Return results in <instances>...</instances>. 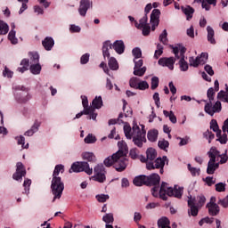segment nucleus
Returning <instances> with one entry per match:
<instances>
[{
	"instance_id": "nucleus-44",
	"label": "nucleus",
	"mask_w": 228,
	"mask_h": 228,
	"mask_svg": "<svg viewBox=\"0 0 228 228\" xmlns=\"http://www.w3.org/2000/svg\"><path fill=\"white\" fill-rule=\"evenodd\" d=\"M102 222H105L106 224H113V222H115V218L113 217V213H109L103 216Z\"/></svg>"
},
{
	"instance_id": "nucleus-2",
	"label": "nucleus",
	"mask_w": 228,
	"mask_h": 228,
	"mask_svg": "<svg viewBox=\"0 0 228 228\" xmlns=\"http://www.w3.org/2000/svg\"><path fill=\"white\" fill-rule=\"evenodd\" d=\"M170 49L173 51V54H175V59L179 60L177 65L180 67V70L182 72H186L189 69L188 61L184 59V54H186V47L177 45V46H174L173 45H169Z\"/></svg>"
},
{
	"instance_id": "nucleus-54",
	"label": "nucleus",
	"mask_w": 228,
	"mask_h": 228,
	"mask_svg": "<svg viewBox=\"0 0 228 228\" xmlns=\"http://www.w3.org/2000/svg\"><path fill=\"white\" fill-rule=\"evenodd\" d=\"M134 60H138L142 56V49L135 47L132 50Z\"/></svg>"
},
{
	"instance_id": "nucleus-37",
	"label": "nucleus",
	"mask_w": 228,
	"mask_h": 228,
	"mask_svg": "<svg viewBox=\"0 0 228 228\" xmlns=\"http://www.w3.org/2000/svg\"><path fill=\"white\" fill-rule=\"evenodd\" d=\"M217 99L222 101V102H227V104H228V86H226V92L220 91L217 94Z\"/></svg>"
},
{
	"instance_id": "nucleus-19",
	"label": "nucleus",
	"mask_w": 228,
	"mask_h": 228,
	"mask_svg": "<svg viewBox=\"0 0 228 228\" xmlns=\"http://www.w3.org/2000/svg\"><path fill=\"white\" fill-rule=\"evenodd\" d=\"M118 154H122V150H118L116 153L106 158L103 161L105 167H113L115 165V160L117 159V156H118Z\"/></svg>"
},
{
	"instance_id": "nucleus-64",
	"label": "nucleus",
	"mask_w": 228,
	"mask_h": 228,
	"mask_svg": "<svg viewBox=\"0 0 228 228\" xmlns=\"http://www.w3.org/2000/svg\"><path fill=\"white\" fill-rule=\"evenodd\" d=\"M216 191L222 193V191H225V183H218L216 184Z\"/></svg>"
},
{
	"instance_id": "nucleus-15",
	"label": "nucleus",
	"mask_w": 228,
	"mask_h": 228,
	"mask_svg": "<svg viewBox=\"0 0 228 228\" xmlns=\"http://www.w3.org/2000/svg\"><path fill=\"white\" fill-rule=\"evenodd\" d=\"M159 15H161V11H159V9H154L151 12L150 22L151 24L152 31H156V28L159 26Z\"/></svg>"
},
{
	"instance_id": "nucleus-17",
	"label": "nucleus",
	"mask_w": 228,
	"mask_h": 228,
	"mask_svg": "<svg viewBox=\"0 0 228 228\" xmlns=\"http://www.w3.org/2000/svg\"><path fill=\"white\" fill-rule=\"evenodd\" d=\"M188 215L191 216H197L199 215V209L200 207L195 204V199H189L188 201Z\"/></svg>"
},
{
	"instance_id": "nucleus-26",
	"label": "nucleus",
	"mask_w": 228,
	"mask_h": 228,
	"mask_svg": "<svg viewBox=\"0 0 228 228\" xmlns=\"http://www.w3.org/2000/svg\"><path fill=\"white\" fill-rule=\"evenodd\" d=\"M92 106L94 111H95V110H101V108H102V97L96 96L92 102Z\"/></svg>"
},
{
	"instance_id": "nucleus-1",
	"label": "nucleus",
	"mask_w": 228,
	"mask_h": 228,
	"mask_svg": "<svg viewBox=\"0 0 228 228\" xmlns=\"http://www.w3.org/2000/svg\"><path fill=\"white\" fill-rule=\"evenodd\" d=\"M146 186H154L151 189V194L155 197L161 199L162 200H167L168 197H175L181 199L183 197V188L175 185V188L168 187V183L162 182L159 189V181L161 177L159 175L153 173L150 175H145Z\"/></svg>"
},
{
	"instance_id": "nucleus-16",
	"label": "nucleus",
	"mask_w": 228,
	"mask_h": 228,
	"mask_svg": "<svg viewBox=\"0 0 228 228\" xmlns=\"http://www.w3.org/2000/svg\"><path fill=\"white\" fill-rule=\"evenodd\" d=\"M92 8V2L90 0H81L78 8V12L81 17H86V12Z\"/></svg>"
},
{
	"instance_id": "nucleus-63",
	"label": "nucleus",
	"mask_w": 228,
	"mask_h": 228,
	"mask_svg": "<svg viewBox=\"0 0 228 228\" xmlns=\"http://www.w3.org/2000/svg\"><path fill=\"white\" fill-rule=\"evenodd\" d=\"M108 199H110V196L106 194L96 195V200H98V202H106Z\"/></svg>"
},
{
	"instance_id": "nucleus-47",
	"label": "nucleus",
	"mask_w": 228,
	"mask_h": 228,
	"mask_svg": "<svg viewBox=\"0 0 228 228\" xmlns=\"http://www.w3.org/2000/svg\"><path fill=\"white\" fill-rule=\"evenodd\" d=\"M208 56L209 55L208 54V53H201V54L198 56V61H200V65H206Z\"/></svg>"
},
{
	"instance_id": "nucleus-22",
	"label": "nucleus",
	"mask_w": 228,
	"mask_h": 228,
	"mask_svg": "<svg viewBox=\"0 0 228 228\" xmlns=\"http://www.w3.org/2000/svg\"><path fill=\"white\" fill-rule=\"evenodd\" d=\"M38 127H40V122L38 120H36L34 125L31 126L29 130L25 132V136H33L37 131H38Z\"/></svg>"
},
{
	"instance_id": "nucleus-5",
	"label": "nucleus",
	"mask_w": 228,
	"mask_h": 228,
	"mask_svg": "<svg viewBox=\"0 0 228 228\" xmlns=\"http://www.w3.org/2000/svg\"><path fill=\"white\" fill-rule=\"evenodd\" d=\"M118 145L119 150H121V154L117 155L113 168H115L117 172H124V170L127 168V164L126 163V154H127V150L126 149V146L122 148L123 144L121 142H118Z\"/></svg>"
},
{
	"instance_id": "nucleus-51",
	"label": "nucleus",
	"mask_w": 228,
	"mask_h": 228,
	"mask_svg": "<svg viewBox=\"0 0 228 228\" xmlns=\"http://www.w3.org/2000/svg\"><path fill=\"white\" fill-rule=\"evenodd\" d=\"M84 142L85 143H95V142H97V138L94 134H88L84 139Z\"/></svg>"
},
{
	"instance_id": "nucleus-12",
	"label": "nucleus",
	"mask_w": 228,
	"mask_h": 228,
	"mask_svg": "<svg viewBox=\"0 0 228 228\" xmlns=\"http://www.w3.org/2000/svg\"><path fill=\"white\" fill-rule=\"evenodd\" d=\"M12 89L14 92H22L20 93V94H22V96L16 95V99L19 101V102H28V100L30 99L28 89L23 86H15L12 87Z\"/></svg>"
},
{
	"instance_id": "nucleus-8",
	"label": "nucleus",
	"mask_w": 228,
	"mask_h": 228,
	"mask_svg": "<svg viewBox=\"0 0 228 228\" xmlns=\"http://www.w3.org/2000/svg\"><path fill=\"white\" fill-rule=\"evenodd\" d=\"M69 172V174H72V172H85L86 174H87V175H92V174H94V169L90 167V164H88V162L80 161L73 163Z\"/></svg>"
},
{
	"instance_id": "nucleus-35",
	"label": "nucleus",
	"mask_w": 228,
	"mask_h": 228,
	"mask_svg": "<svg viewBox=\"0 0 228 228\" xmlns=\"http://www.w3.org/2000/svg\"><path fill=\"white\" fill-rule=\"evenodd\" d=\"M108 65L110 70H118V61H117V59H115V57H109Z\"/></svg>"
},
{
	"instance_id": "nucleus-59",
	"label": "nucleus",
	"mask_w": 228,
	"mask_h": 228,
	"mask_svg": "<svg viewBox=\"0 0 228 228\" xmlns=\"http://www.w3.org/2000/svg\"><path fill=\"white\" fill-rule=\"evenodd\" d=\"M149 89V83L147 81H141L137 84L136 90H147Z\"/></svg>"
},
{
	"instance_id": "nucleus-11",
	"label": "nucleus",
	"mask_w": 228,
	"mask_h": 228,
	"mask_svg": "<svg viewBox=\"0 0 228 228\" xmlns=\"http://www.w3.org/2000/svg\"><path fill=\"white\" fill-rule=\"evenodd\" d=\"M204 110L208 113V115L213 117L215 113H220L222 111V102H220V101H217L213 105V102H208L206 103Z\"/></svg>"
},
{
	"instance_id": "nucleus-49",
	"label": "nucleus",
	"mask_w": 228,
	"mask_h": 228,
	"mask_svg": "<svg viewBox=\"0 0 228 228\" xmlns=\"http://www.w3.org/2000/svg\"><path fill=\"white\" fill-rule=\"evenodd\" d=\"M216 158H221V159L219 161L220 165H224V164L227 163V161H228L227 151H225V153H224V154H220V151H219V155L216 156Z\"/></svg>"
},
{
	"instance_id": "nucleus-29",
	"label": "nucleus",
	"mask_w": 228,
	"mask_h": 228,
	"mask_svg": "<svg viewBox=\"0 0 228 228\" xmlns=\"http://www.w3.org/2000/svg\"><path fill=\"white\" fill-rule=\"evenodd\" d=\"M21 67L18 68V72H20L21 74H24L26 70L29 69V60L28 59H23L20 61Z\"/></svg>"
},
{
	"instance_id": "nucleus-32",
	"label": "nucleus",
	"mask_w": 228,
	"mask_h": 228,
	"mask_svg": "<svg viewBox=\"0 0 228 228\" xmlns=\"http://www.w3.org/2000/svg\"><path fill=\"white\" fill-rule=\"evenodd\" d=\"M208 31V41L211 44L215 45L216 44V41L215 40V30L211 27H207Z\"/></svg>"
},
{
	"instance_id": "nucleus-55",
	"label": "nucleus",
	"mask_w": 228,
	"mask_h": 228,
	"mask_svg": "<svg viewBox=\"0 0 228 228\" xmlns=\"http://www.w3.org/2000/svg\"><path fill=\"white\" fill-rule=\"evenodd\" d=\"M117 128L113 127V129L110 131V133L108 135V138H110V140H120V135L117 134ZM116 135V136H115Z\"/></svg>"
},
{
	"instance_id": "nucleus-28",
	"label": "nucleus",
	"mask_w": 228,
	"mask_h": 228,
	"mask_svg": "<svg viewBox=\"0 0 228 228\" xmlns=\"http://www.w3.org/2000/svg\"><path fill=\"white\" fill-rule=\"evenodd\" d=\"M133 183L134 184V186H143V184L146 186L145 175L136 176L134 179Z\"/></svg>"
},
{
	"instance_id": "nucleus-48",
	"label": "nucleus",
	"mask_w": 228,
	"mask_h": 228,
	"mask_svg": "<svg viewBox=\"0 0 228 228\" xmlns=\"http://www.w3.org/2000/svg\"><path fill=\"white\" fill-rule=\"evenodd\" d=\"M23 186H24V191L22 193L25 195H29V187L31 186V180L25 179L23 183Z\"/></svg>"
},
{
	"instance_id": "nucleus-40",
	"label": "nucleus",
	"mask_w": 228,
	"mask_h": 228,
	"mask_svg": "<svg viewBox=\"0 0 228 228\" xmlns=\"http://www.w3.org/2000/svg\"><path fill=\"white\" fill-rule=\"evenodd\" d=\"M124 133H125V136L126 138H127V140H133V127L131 128L130 126L125 125L124 126Z\"/></svg>"
},
{
	"instance_id": "nucleus-18",
	"label": "nucleus",
	"mask_w": 228,
	"mask_h": 228,
	"mask_svg": "<svg viewBox=\"0 0 228 228\" xmlns=\"http://www.w3.org/2000/svg\"><path fill=\"white\" fill-rule=\"evenodd\" d=\"M206 208L208 209L210 216H216L220 215V207L216 203H208Z\"/></svg>"
},
{
	"instance_id": "nucleus-13",
	"label": "nucleus",
	"mask_w": 228,
	"mask_h": 228,
	"mask_svg": "<svg viewBox=\"0 0 228 228\" xmlns=\"http://www.w3.org/2000/svg\"><path fill=\"white\" fill-rule=\"evenodd\" d=\"M22 177H26V167L22 162H18L16 164V172L12 175V179L14 181L22 182Z\"/></svg>"
},
{
	"instance_id": "nucleus-62",
	"label": "nucleus",
	"mask_w": 228,
	"mask_h": 228,
	"mask_svg": "<svg viewBox=\"0 0 228 228\" xmlns=\"http://www.w3.org/2000/svg\"><path fill=\"white\" fill-rule=\"evenodd\" d=\"M8 38L12 44H17V38L15 37V31L11 30L8 34Z\"/></svg>"
},
{
	"instance_id": "nucleus-4",
	"label": "nucleus",
	"mask_w": 228,
	"mask_h": 228,
	"mask_svg": "<svg viewBox=\"0 0 228 228\" xmlns=\"http://www.w3.org/2000/svg\"><path fill=\"white\" fill-rule=\"evenodd\" d=\"M110 49H114L118 54H124L126 45L122 40H117L113 45H111L110 41H105L102 48L103 58H110Z\"/></svg>"
},
{
	"instance_id": "nucleus-61",
	"label": "nucleus",
	"mask_w": 228,
	"mask_h": 228,
	"mask_svg": "<svg viewBox=\"0 0 228 228\" xmlns=\"http://www.w3.org/2000/svg\"><path fill=\"white\" fill-rule=\"evenodd\" d=\"M138 81H139L138 77H133L129 81V85L131 88H134L136 90L138 87Z\"/></svg>"
},
{
	"instance_id": "nucleus-50",
	"label": "nucleus",
	"mask_w": 228,
	"mask_h": 228,
	"mask_svg": "<svg viewBox=\"0 0 228 228\" xmlns=\"http://www.w3.org/2000/svg\"><path fill=\"white\" fill-rule=\"evenodd\" d=\"M218 206H221L224 209H227L228 208V195L224 197V199H219L217 201Z\"/></svg>"
},
{
	"instance_id": "nucleus-7",
	"label": "nucleus",
	"mask_w": 228,
	"mask_h": 228,
	"mask_svg": "<svg viewBox=\"0 0 228 228\" xmlns=\"http://www.w3.org/2000/svg\"><path fill=\"white\" fill-rule=\"evenodd\" d=\"M207 154L208 158H210L208 163L207 174H208V175H213V174L216 172L215 163H216V156H220V151H217L216 147H212Z\"/></svg>"
},
{
	"instance_id": "nucleus-41",
	"label": "nucleus",
	"mask_w": 228,
	"mask_h": 228,
	"mask_svg": "<svg viewBox=\"0 0 228 228\" xmlns=\"http://www.w3.org/2000/svg\"><path fill=\"white\" fill-rule=\"evenodd\" d=\"M8 31H10V27L0 20V35H7Z\"/></svg>"
},
{
	"instance_id": "nucleus-14",
	"label": "nucleus",
	"mask_w": 228,
	"mask_h": 228,
	"mask_svg": "<svg viewBox=\"0 0 228 228\" xmlns=\"http://www.w3.org/2000/svg\"><path fill=\"white\" fill-rule=\"evenodd\" d=\"M177 59L175 57H162L158 61V64L160 67H167L169 70H174V65H175Z\"/></svg>"
},
{
	"instance_id": "nucleus-43",
	"label": "nucleus",
	"mask_w": 228,
	"mask_h": 228,
	"mask_svg": "<svg viewBox=\"0 0 228 228\" xmlns=\"http://www.w3.org/2000/svg\"><path fill=\"white\" fill-rule=\"evenodd\" d=\"M167 37H168V33L167 32V29H164L159 37V42H161L164 45L168 44V38Z\"/></svg>"
},
{
	"instance_id": "nucleus-38",
	"label": "nucleus",
	"mask_w": 228,
	"mask_h": 228,
	"mask_svg": "<svg viewBox=\"0 0 228 228\" xmlns=\"http://www.w3.org/2000/svg\"><path fill=\"white\" fill-rule=\"evenodd\" d=\"M29 70L34 75L40 74V72L42 71V66L40 65L39 62L35 63V64H31L30 68H29Z\"/></svg>"
},
{
	"instance_id": "nucleus-57",
	"label": "nucleus",
	"mask_w": 228,
	"mask_h": 228,
	"mask_svg": "<svg viewBox=\"0 0 228 228\" xmlns=\"http://www.w3.org/2000/svg\"><path fill=\"white\" fill-rule=\"evenodd\" d=\"M159 86V78L158 77H153L151 78V90H156Z\"/></svg>"
},
{
	"instance_id": "nucleus-30",
	"label": "nucleus",
	"mask_w": 228,
	"mask_h": 228,
	"mask_svg": "<svg viewBox=\"0 0 228 228\" xmlns=\"http://www.w3.org/2000/svg\"><path fill=\"white\" fill-rule=\"evenodd\" d=\"M149 20V18L147 17V14H145L140 20L139 23L138 21H134V26L137 28V29H142L143 26H149L147 21Z\"/></svg>"
},
{
	"instance_id": "nucleus-46",
	"label": "nucleus",
	"mask_w": 228,
	"mask_h": 228,
	"mask_svg": "<svg viewBox=\"0 0 228 228\" xmlns=\"http://www.w3.org/2000/svg\"><path fill=\"white\" fill-rule=\"evenodd\" d=\"M216 94V91L213 87L208 88L207 92V97L209 101L208 102H213V101H215Z\"/></svg>"
},
{
	"instance_id": "nucleus-58",
	"label": "nucleus",
	"mask_w": 228,
	"mask_h": 228,
	"mask_svg": "<svg viewBox=\"0 0 228 228\" xmlns=\"http://www.w3.org/2000/svg\"><path fill=\"white\" fill-rule=\"evenodd\" d=\"M158 145L159 149H161L162 151H166L167 149H168V146L170 145V143L168 142V141L162 140V141H159Z\"/></svg>"
},
{
	"instance_id": "nucleus-52",
	"label": "nucleus",
	"mask_w": 228,
	"mask_h": 228,
	"mask_svg": "<svg viewBox=\"0 0 228 228\" xmlns=\"http://www.w3.org/2000/svg\"><path fill=\"white\" fill-rule=\"evenodd\" d=\"M189 63H190L191 67H195V68H197V67H199V65H200V62L199 61V57H196V58L190 57L189 58Z\"/></svg>"
},
{
	"instance_id": "nucleus-33",
	"label": "nucleus",
	"mask_w": 228,
	"mask_h": 228,
	"mask_svg": "<svg viewBox=\"0 0 228 228\" xmlns=\"http://www.w3.org/2000/svg\"><path fill=\"white\" fill-rule=\"evenodd\" d=\"M159 132L156 129L149 130L147 134V138L149 142H156L158 140Z\"/></svg>"
},
{
	"instance_id": "nucleus-9",
	"label": "nucleus",
	"mask_w": 228,
	"mask_h": 228,
	"mask_svg": "<svg viewBox=\"0 0 228 228\" xmlns=\"http://www.w3.org/2000/svg\"><path fill=\"white\" fill-rule=\"evenodd\" d=\"M166 161L168 164V158H167V156L158 158L155 161H148L146 163V168L147 170H155V168H159L160 174H163V168Z\"/></svg>"
},
{
	"instance_id": "nucleus-53",
	"label": "nucleus",
	"mask_w": 228,
	"mask_h": 228,
	"mask_svg": "<svg viewBox=\"0 0 228 228\" xmlns=\"http://www.w3.org/2000/svg\"><path fill=\"white\" fill-rule=\"evenodd\" d=\"M197 204L196 206H198L200 208H201L204 204H206V197L204 195H200L197 197Z\"/></svg>"
},
{
	"instance_id": "nucleus-24",
	"label": "nucleus",
	"mask_w": 228,
	"mask_h": 228,
	"mask_svg": "<svg viewBox=\"0 0 228 228\" xmlns=\"http://www.w3.org/2000/svg\"><path fill=\"white\" fill-rule=\"evenodd\" d=\"M82 99V106L84 108V110L86 111V114H90L92 111H94V108L92 106H88V98L86 96H81Z\"/></svg>"
},
{
	"instance_id": "nucleus-39",
	"label": "nucleus",
	"mask_w": 228,
	"mask_h": 228,
	"mask_svg": "<svg viewBox=\"0 0 228 228\" xmlns=\"http://www.w3.org/2000/svg\"><path fill=\"white\" fill-rule=\"evenodd\" d=\"M163 113L166 117H168L172 124H177V117H175V114H174V111L171 110L168 112V110H163Z\"/></svg>"
},
{
	"instance_id": "nucleus-20",
	"label": "nucleus",
	"mask_w": 228,
	"mask_h": 228,
	"mask_svg": "<svg viewBox=\"0 0 228 228\" xmlns=\"http://www.w3.org/2000/svg\"><path fill=\"white\" fill-rule=\"evenodd\" d=\"M42 45L45 51H51L54 47V39L53 37H47L42 41Z\"/></svg>"
},
{
	"instance_id": "nucleus-3",
	"label": "nucleus",
	"mask_w": 228,
	"mask_h": 228,
	"mask_svg": "<svg viewBox=\"0 0 228 228\" xmlns=\"http://www.w3.org/2000/svg\"><path fill=\"white\" fill-rule=\"evenodd\" d=\"M142 130L138 125L133 126V142L136 147L142 149L143 143H147V130H145V125H141Z\"/></svg>"
},
{
	"instance_id": "nucleus-25",
	"label": "nucleus",
	"mask_w": 228,
	"mask_h": 228,
	"mask_svg": "<svg viewBox=\"0 0 228 228\" xmlns=\"http://www.w3.org/2000/svg\"><path fill=\"white\" fill-rule=\"evenodd\" d=\"M146 158L149 161H154L158 158V152L154 148H148L146 151Z\"/></svg>"
},
{
	"instance_id": "nucleus-31",
	"label": "nucleus",
	"mask_w": 228,
	"mask_h": 228,
	"mask_svg": "<svg viewBox=\"0 0 228 228\" xmlns=\"http://www.w3.org/2000/svg\"><path fill=\"white\" fill-rule=\"evenodd\" d=\"M216 6V0H203L202 1V8L206 10V12H209L211 10V5Z\"/></svg>"
},
{
	"instance_id": "nucleus-21",
	"label": "nucleus",
	"mask_w": 228,
	"mask_h": 228,
	"mask_svg": "<svg viewBox=\"0 0 228 228\" xmlns=\"http://www.w3.org/2000/svg\"><path fill=\"white\" fill-rule=\"evenodd\" d=\"M182 12L186 15L187 20H190V19H192L193 13L195 12V9L193 7L188 5L186 7L182 6Z\"/></svg>"
},
{
	"instance_id": "nucleus-34",
	"label": "nucleus",
	"mask_w": 228,
	"mask_h": 228,
	"mask_svg": "<svg viewBox=\"0 0 228 228\" xmlns=\"http://www.w3.org/2000/svg\"><path fill=\"white\" fill-rule=\"evenodd\" d=\"M60 172L61 174H63V172H65V166L61 164L56 165L53 173V177H60Z\"/></svg>"
},
{
	"instance_id": "nucleus-45",
	"label": "nucleus",
	"mask_w": 228,
	"mask_h": 228,
	"mask_svg": "<svg viewBox=\"0 0 228 228\" xmlns=\"http://www.w3.org/2000/svg\"><path fill=\"white\" fill-rule=\"evenodd\" d=\"M187 168L189 172H191L192 177H195V175H200V168L193 167H191V164H188Z\"/></svg>"
},
{
	"instance_id": "nucleus-56",
	"label": "nucleus",
	"mask_w": 228,
	"mask_h": 228,
	"mask_svg": "<svg viewBox=\"0 0 228 228\" xmlns=\"http://www.w3.org/2000/svg\"><path fill=\"white\" fill-rule=\"evenodd\" d=\"M204 138H207L208 140V143H211L212 140H215V134H213V132L207 130L204 134H203Z\"/></svg>"
},
{
	"instance_id": "nucleus-60",
	"label": "nucleus",
	"mask_w": 228,
	"mask_h": 228,
	"mask_svg": "<svg viewBox=\"0 0 228 228\" xmlns=\"http://www.w3.org/2000/svg\"><path fill=\"white\" fill-rule=\"evenodd\" d=\"M4 77H8L9 79H12L13 77V71L10 70L8 67H5L3 71Z\"/></svg>"
},
{
	"instance_id": "nucleus-6",
	"label": "nucleus",
	"mask_w": 228,
	"mask_h": 228,
	"mask_svg": "<svg viewBox=\"0 0 228 228\" xmlns=\"http://www.w3.org/2000/svg\"><path fill=\"white\" fill-rule=\"evenodd\" d=\"M51 190L53 195V202H54L56 199H61L63 190H65V183L61 181V177H53Z\"/></svg>"
},
{
	"instance_id": "nucleus-42",
	"label": "nucleus",
	"mask_w": 228,
	"mask_h": 228,
	"mask_svg": "<svg viewBox=\"0 0 228 228\" xmlns=\"http://www.w3.org/2000/svg\"><path fill=\"white\" fill-rule=\"evenodd\" d=\"M145 72H147V67L142 68H134V76H138L139 77H142L145 75Z\"/></svg>"
},
{
	"instance_id": "nucleus-10",
	"label": "nucleus",
	"mask_w": 228,
	"mask_h": 228,
	"mask_svg": "<svg viewBox=\"0 0 228 228\" xmlns=\"http://www.w3.org/2000/svg\"><path fill=\"white\" fill-rule=\"evenodd\" d=\"M94 181L98 183H104L106 181V168H104V165L98 164L94 168Z\"/></svg>"
},
{
	"instance_id": "nucleus-23",
	"label": "nucleus",
	"mask_w": 228,
	"mask_h": 228,
	"mask_svg": "<svg viewBox=\"0 0 228 228\" xmlns=\"http://www.w3.org/2000/svg\"><path fill=\"white\" fill-rule=\"evenodd\" d=\"M38 127H40V122L38 120H36L34 125L31 126L29 130L25 132V136H33L37 131H38Z\"/></svg>"
},
{
	"instance_id": "nucleus-36",
	"label": "nucleus",
	"mask_w": 228,
	"mask_h": 228,
	"mask_svg": "<svg viewBox=\"0 0 228 228\" xmlns=\"http://www.w3.org/2000/svg\"><path fill=\"white\" fill-rule=\"evenodd\" d=\"M28 56L30 58L31 65H33L35 63H39V61H40V55H38V53H37V52H30V53H28Z\"/></svg>"
},
{
	"instance_id": "nucleus-27",
	"label": "nucleus",
	"mask_w": 228,
	"mask_h": 228,
	"mask_svg": "<svg viewBox=\"0 0 228 228\" xmlns=\"http://www.w3.org/2000/svg\"><path fill=\"white\" fill-rule=\"evenodd\" d=\"M82 158L85 161H89V163H95L97 161V158L93 152H84Z\"/></svg>"
}]
</instances>
